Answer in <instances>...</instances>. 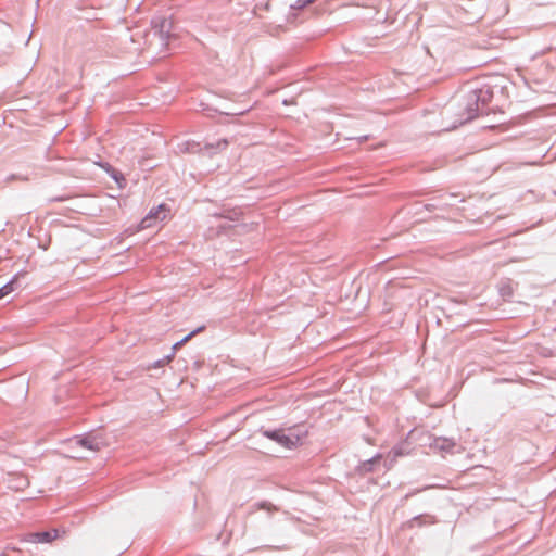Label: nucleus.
<instances>
[{
  "instance_id": "obj_5",
  "label": "nucleus",
  "mask_w": 556,
  "mask_h": 556,
  "mask_svg": "<svg viewBox=\"0 0 556 556\" xmlns=\"http://www.w3.org/2000/svg\"><path fill=\"white\" fill-rule=\"evenodd\" d=\"M166 217V207L161 204L155 211H151L150 214L142 220L143 227H151L152 219H164Z\"/></svg>"
},
{
  "instance_id": "obj_9",
  "label": "nucleus",
  "mask_w": 556,
  "mask_h": 556,
  "mask_svg": "<svg viewBox=\"0 0 556 556\" xmlns=\"http://www.w3.org/2000/svg\"><path fill=\"white\" fill-rule=\"evenodd\" d=\"M315 0H296L294 8L302 9L308 4H312Z\"/></svg>"
},
{
  "instance_id": "obj_3",
  "label": "nucleus",
  "mask_w": 556,
  "mask_h": 556,
  "mask_svg": "<svg viewBox=\"0 0 556 556\" xmlns=\"http://www.w3.org/2000/svg\"><path fill=\"white\" fill-rule=\"evenodd\" d=\"M265 435L283 447L292 448L301 444L305 433L295 428L281 429L276 431H266Z\"/></svg>"
},
{
  "instance_id": "obj_2",
  "label": "nucleus",
  "mask_w": 556,
  "mask_h": 556,
  "mask_svg": "<svg viewBox=\"0 0 556 556\" xmlns=\"http://www.w3.org/2000/svg\"><path fill=\"white\" fill-rule=\"evenodd\" d=\"M454 114L457 116L455 121L456 127L457 125H463L471 119H473L478 115L479 104H478V96L476 92H470L467 96L463 97L454 106Z\"/></svg>"
},
{
  "instance_id": "obj_8",
  "label": "nucleus",
  "mask_w": 556,
  "mask_h": 556,
  "mask_svg": "<svg viewBox=\"0 0 556 556\" xmlns=\"http://www.w3.org/2000/svg\"><path fill=\"white\" fill-rule=\"evenodd\" d=\"M13 283L14 280L0 288V299H2L3 296L8 295L13 291Z\"/></svg>"
},
{
  "instance_id": "obj_6",
  "label": "nucleus",
  "mask_w": 556,
  "mask_h": 556,
  "mask_svg": "<svg viewBox=\"0 0 556 556\" xmlns=\"http://www.w3.org/2000/svg\"><path fill=\"white\" fill-rule=\"evenodd\" d=\"M433 446L440 451L450 452L455 446V443L447 438H437L433 441Z\"/></svg>"
},
{
  "instance_id": "obj_4",
  "label": "nucleus",
  "mask_w": 556,
  "mask_h": 556,
  "mask_svg": "<svg viewBox=\"0 0 556 556\" xmlns=\"http://www.w3.org/2000/svg\"><path fill=\"white\" fill-rule=\"evenodd\" d=\"M60 536V532L56 529H52L43 532L30 533L27 535L26 541L30 543H51Z\"/></svg>"
},
{
  "instance_id": "obj_1",
  "label": "nucleus",
  "mask_w": 556,
  "mask_h": 556,
  "mask_svg": "<svg viewBox=\"0 0 556 556\" xmlns=\"http://www.w3.org/2000/svg\"><path fill=\"white\" fill-rule=\"evenodd\" d=\"M68 448L72 450V454L70 455L72 458L83 459L85 455L76 452L75 450L78 447L86 448L91 452H99L103 447L109 445V442L103 433H89L85 437H76L71 439L67 442Z\"/></svg>"
},
{
  "instance_id": "obj_7",
  "label": "nucleus",
  "mask_w": 556,
  "mask_h": 556,
  "mask_svg": "<svg viewBox=\"0 0 556 556\" xmlns=\"http://www.w3.org/2000/svg\"><path fill=\"white\" fill-rule=\"evenodd\" d=\"M204 326H201L199 327L198 329L193 330L192 332H190L188 336H186L184 339H181L179 342L175 343L174 344V350H177L179 348H181L184 344H186L192 337H194L197 333L201 332L204 330Z\"/></svg>"
}]
</instances>
